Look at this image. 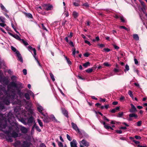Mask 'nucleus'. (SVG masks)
Segmentation results:
<instances>
[{"label": "nucleus", "mask_w": 147, "mask_h": 147, "mask_svg": "<svg viewBox=\"0 0 147 147\" xmlns=\"http://www.w3.org/2000/svg\"><path fill=\"white\" fill-rule=\"evenodd\" d=\"M14 87L17 90H21V89L23 88V85L22 83L18 82L16 84L14 82H11L8 86L7 88L8 90L11 89V87Z\"/></svg>", "instance_id": "nucleus-1"}, {"label": "nucleus", "mask_w": 147, "mask_h": 147, "mask_svg": "<svg viewBox=\"0 0 147 147\" xmlns=\"http://www.w3.org/2000/svg\"><path fill=\"white\" fill-rule=\"evenodd\" d=\"M11 130L9 129V130L6 131L5 132V134L6 135V139L7 140L10 142H12L13 140L12 138H11V133L10 132Z\"/></svg>", "instance_id": "nucleus-2"}, {"label": "nucleus", "mask_w": 147, "mask_h": 147, "mask_svg": "<svg viewBox=\"0 0 147 147\" xmlns=\"http://www.w3.org/2000/svg\"><path fill=\"white\" fill-rule=\"evenodd\" d=\"M42 7L44 8V9L47 11L51 10L53 7L52 5H50L48 3H45L43 4Z\"/></svg>", "instance_id": "nucleus-3"}, {"label": "nucleus", "mask_w": 147, "mask_h": 147, "mask_svg": "<svg viewBox=\"0 0 147 147\" xmlns=\"http://www.w3.org/2000/svg\"><path fill=\"white\" fill-rule=\"evenodd\" d=\"M9 130H12L13 131H16L19 132L20 131V128L16 125L13 126L9 127Z\"/></svg>", "instance_id": "nucleus-4"}, {"label": "nucleus", "mask_w": 147, "mask_h": 147, "mask_svg": "<svg viewBox=\"0 0 147 147\" xmlns=\"http://www.w3.org/2000/svg\"><path fill=\"white\" fill-rule=\"evenodd\" d=\"M18 133L16 131H12L11 133V138H12V137H13L15 138L20 136L21 134H18Z\"/></svg>", "instance_id": "nucleus-5"}, {"label": "nucleus", "mask_w": 147, "mask_h": 147, "mask_svg": "<svg viewBox=\"0 0 147 147\" xmlns=\"http://www.w3.org/2000/svg\"><path fill=\"white\" fill-rule=\"evenodd\" d=\"M131 108L129 109V111L131 113H136L137 110L135 107L132 104H130Z\"/></svg>", "instance_id": "nucleus-6"}, {"label": "nucleus", "mask_w": 147, "mask_h": 147, "mask_svg": "<svg viewBox=\"0 0 147 147\" xmlns=\"http://www.w3.org/2000/svg\"><path fill=\"white\" fill-rule=\"evenodd\" d=\"M71 125H72L73 128L76 131H78V133L80 132V131L79 128L78 127L77 125L74 122H72L71 123Z\"/></svg>", "instance_id": "nucleus-7"}, {"label": "nucleus", "mask_w": 147, "mask_h": 147, "mask_svg": "<svg viewBox=\"0 0 147 147\" xmlns=\"http://www.w3.org/2000/svg\"><path fill=\"white\" fill-rule=\"evenodd\" d=\"M71 147H77V142L75 139H73L72 141L70 142Z\"/></svg>", "instance_id": "nucleus-8"}, {"label": "nucleus", "mask_w": 147, "mask_h": 147, "mask_svg": "<svg viewBox=\"0 0 147 147\" xmlns=\"http://www.w3.org/2000/svg\"><path fill=\"white\" fill-rule=\"evenodd\" d=\"M61 110L63 114L67 117H69L68 112L65 108H62Z\"/></svg>", "instance_id": "nucleus-9"}, {"label": "nucleus", "mask_w": 147, "mask_h": 147, "mask_svg": "<svg viewBox=\"0 0 147 147\" xmlns=\"http://www.w3.org/2000/svg\"><path fill=\"white\" fill-rule=\"evenodd\" d=\"M17 57H18V60L20 61L21 62H23V60L22 58V56L19 51H17L16 53Z\"/></svg>", "instance_id": "nucleus-10"}, {"label": "nucleus", "mask_w": 147, "mask_h": 147, "mask_svg": "<svg viewBox=\"0 0 147 147\" xmlns=\"http://www.w3.org/2000/svg\"><path fill=\"white\" fill-rule=\"evenodd\" d=\"M20 129L22 132L23 134H26L28 132L27 129L24 126H21Z\"/></svg>", "instance_id": "nucleus-11"}, {"label": "nucleus", "mask_w": 147, "mask_h": 147, "mask_svg": "<svg viewBox=\"0 0 147 147\" xmlns=\"http://www.w3.org/2000/svg\"><path fill=\"white\" fill-rule=\"evenodd\" d=\"M34 118L33 117H30L28 119L27 124L29 125H30V124L33 122Z\"/></svg>", "instance_id": "nucleus-12"}, {"label": "nucleus", "mask_w": 147, "mask_h": 147, "mask_svg": "<svg viewBox=\"0 0 147 147\" xmlns=\"http://www.w3.org/2000/svg\"><path fill=\"white\" fill-rule=\"evenodd\" d=\"M42 118L43 119V120L45 123H48L50 121L49 117L47 115H46Z\"/></svg>", "instance_id": "nucleus-13"}, {"label": "nucleus", "mask_w": 147, "mask_h": 147, "mask_svg": "<svg viewBox=\"0 0 147 147\" xmlns=\"http://www.w3.org/2000/svg\"><path fill=\"white\" fill-rule=\"evenodd\" d=\"M81 143L86 146L88 147L89 146V143L84 139L81 141Z\"/></svg>", "instance_id": "nucleus-14"}, {"label": "nucleus", "mask_w": 147, "mask_h": 147, "mask_svg": "<svg viewBox=\"0 0 147 147\" xmlns=\"http://www.w3.org/2000/svg\"><path fill=\"white\" fill-rule=\"evenodd\" d=\"M135 113H131L129 115V117H131L132 118L133 117H134L135 119L137 118V117H138V116L137 114H136Z\"/></svg>", "instance_id": "nucleus-15"}, {"label": "nucleus", "mask_w": 147, "mask_h": 147, "mask_svg": "<svg viewBox=\"0 0 147 147\" xmlns=\"http://www.w3.org/2000/svg\"><path fill=\"white\" fill-rule=\"evenodd\" d=\"M116 67L117 69L115 68L114 69V71L115 73L121 71V69L120 68V67L117 64L116 65Z\"/></svg>", "instance_id": "nucleus-16"}, {"label": "nucleus", "mask_w": 147, "mask_h": 147, "mask_svg": "<svg viewBox=\"0 0 147 147\" xmlns=\"http://www.w3.org/2000/svg\"><path fill=\"white\" fill-rule=\"evenodd\" d=\"M49 118L50 119V120H51L52 121H55L56 122H59L53 115H50Z\"/></svg>", "instance_id": "nucleus-17"}, {"label": "nucleus", "mask_w": 147, "mask_h": 147, "mask_svg": "<svg viewBox=\"0 0 147 147\" xmlns=\"http://www.w3.org/2000/svg\"><path fill=\"white\" fill-rule=\"evenodd\" d=\"M30 143L27 141H24L23 142V146L24 147H28L30 145Z\"/></svg>", "instance_id": "nucleus-18"}, {"label": "nucleus", "mask_w": 147, "mask_h": 147, "mask_svg": "<svg viewBox=\"0 0 147 147\" xmlns=\"http://www.w3.org/2000/svg\"><path fill=\"white\" fill-rule=\"evenodd\" d=\"M1 80L6 85H7L9 83V81L8 79L5 77L3 78Z\"/></svg>", "instance_id": "nucleus-19"}, {"label": "nucleus", "mask_w": 147, "mask_h": 147, "mask_svg": "<svg viewBox=\"0 0 147 147\" xmlns=\"http://www.w3.org/2000/svg\"><path fill=\"white\" fill-rule=\"evenodd\" d=\"M79 14L76 11H74L73 12V15L75 18H77Z\"/></svg>", "instance_id": "nucleus-20"}, {"label": "nucleus", "mask_w": 147, "mask_h": 147, "mask_svg": "<svg viewBox=\"0 0 147 147\" xmlns=\"http://www.w3.org/2000/svg\"><path fill=\"white\" fill-rule=\"evenodd\" d=\"M20 42H21L23 43L25 46H27L28 45V42L24 39H21Z\"/></svg>", "instance_id": "nucleus-21"}, {"label": "nucleus", "mask_w": 147, "mask_h": 147, "mask_svg": "<svg viewBox=\"0 0 147 147\" xmlns=\"http://www.w3.org/2000/svg\"><path fill=\"white\" fill-rule=\"evenodd\" d=\"M18 94L19 96L21 98L23 96V93L21 92V90H17Z\"/></svg>", "instance_id": "nucleus-22"}, {"label": "nucleus", "mask_w": 147, "mask_h": 147, "mask_svg": "<svg viewBox=\"0 0 147 147\" xmlns=\"http://www.w3.org/2000/svg\"><path fill=\"white\" fill-rule=\"evenodd\" d=\"M134 38L136 40H139V37L137 34H135L133 35Z\"/></svg>", "instance_id": "nucleus-23"}, {"label": "nucleus", "mask_w": 147, "mask_h": 147, "mask_svg": "<svg viewBox=\"0 0 147 147\" xmlns=\"http://www.w3.org/2000/svg\"><path fill=\"white\" fill-rule=\"evenodd\" d=\"M65 57L67 61V63L69 65H70L72 64L71 61L69 60V58H68L66 56H65Z\"/></svg>", "instance_id": "nucleus-24"}, {"label": "nucleus", "mask_w": 147, "mask_h": 147, "mask_svg": "<svg viewBox=\"0 0 147 147\" xmlns=\"http://www.w3.org/2000/svg\"><path fill=\"white\" fill-rule=\"evenodd\" d=\"M25 16L26 17H28V18H32V14L30 13H25Z\"/></svg>", "instance_id": "nucleus-25"}, {"label": "nucleus", "mask_w": 147, "mask_h": 147, "mask_svg": "<svg viewBox=\"0 0 147 147\" xmlns=\"http://www.w3.org/2000/svg\"><path fill=\"white\" fill-rule=\"evenodd\" d=\"M14 36H13V37L15 38L17 40H19L20 41V40H21V39L18 35L17 34H16L15 35H14Z\"/></svg>", "instance_id": "nucleus-26"}, {"label": "nucleus", "mask_w": 147, "mask_h": 147, "mask_svg": "<svg viewBox=\"0 0 147 147\" xmlns=\"http://www.w3.org/2000/svg\"><path fill=\"white\" fill-rule=\"evenodd\" d=\"M34 125H35L34 128H35L39 132H40L41 131V130L40 129L38 126L36 125V123H35Z\"/></svg>", "instance_id": "nucleus-27"}, {"label": "nucleus", "mask_w": 147, "mask_h": 147, "mask_svg": "<svg viewBox=\"0 0 147 147\" xmlns=\"http://www.w3.org/2000/svg\"><path fill=\"white\" fill-rule=\"evenodd\" d=\"M24 97L27 100H28L30 99L29 94L28 93H26L25 94Z\"/></svg>", "instance_id": "nucleus-28"}, {"label": "nucleus", "mask_w": 147, "mask_h": 147, "mask_svg": "<svg viewBox=\"0 0 147 147\" xmlns=\"http://www.w3.org/2000/svg\"><path fill=\"white\" fill-rule=\"evenodd\" d=\"M11 25L12 27L14 29V30L15 31V32L18 34H20L19 32L17 30L16 27H15V26H14L12 23H11Z\"/></svg>", "instance_id": "nucleus-29"}, {"label": "nucleus", "mask_w": 147, "mask_h": 147, "mask_svg": "<svg viewBox=\"0 0 147 147\" xmlns=\"http://www.w3.org/2000/svg\"><path fill=\"white\" fill-rule=\"evenodd\" d=\"M93 67L91 68H88V69L86 70V71L88 73H90L92 72L93 70Z\"/></svg>", "instance_id": "nucleus-30"}, {"label": "nucleus", "mask_w": 147, "mask_h": 147, "mask_svg": "<svg viewBox=\"0 0 147 147\" xmlns=\"http://www.w3.org/2000/svg\"><path fill=\"white\" fill-rule=\"evenodd\" d=\"M90 63L89 62H87L85 63H84L83 65L85 67H87L88 66H90Z\"/></svg>", "instance_id": "nucleus-31"}, {"label": "nucleus", "mask_w": 147, "mask_h": 147, "mask_svg": "<svg viewBox=\"0 0 147 147\" xmlns=\"http://www.w3.org/2000/svg\"><path fill=\"white\" fill-rule=\"evenodd\" d=\"M49 75L53 81V82L54 81H55V79L53 75L51 73H49Z\"/></svg>", "instance_id": "nucleus-32"}, {"label": "nucleus", "mask_w": 147, "mask_h": 147, "mask_svg": "<svg viewBox=\"0 0 147 147\" xmlns=\"http://www.w3.org/2000/svg\"><path fill=\"white\" fill-rule=\"evenodd\" d=\"M7 123H5L3 125H2L1 124H0V128H2L3 129H5L6 128L7 126Z\"/></svg>", "instance_id": "nucleus-33"}, {"label": "nucleus", "mask_w": 147, "mask_h": 147, "mask_svg": "<svg viewBox=\"0 0 147 147\" xmlns=\"http://www.w3.org/2000/svg\"><path fill=\"white\" fill-rule=\"evenodd\" d=\"M37 109L38 111L39 112H41L43 110V108L42 107L40 106L37 107Z\"/></svg>", "instance_id": "nucleus-34"}, {"label": "nucleus", "mask_w": 147, "mask_h": 147, "mask_svg": "<svg viewBox=\"0 0 147 147\" xmlns=\"http://www.w3.org/2000/svg\"><path fill=\"white\" fill-rule=\"evenodd\" d=\"M62 26H63L64 27L65 25L67 22V21L65 19H64L62 20Z\"/></svg>", "instance_id": "nucleus-35"}, {"label": "nucleus", "mask_w": 147, "mask_h": 147, "mask_svg": "<svg viewBox=\"0 0 147 147\" xmlns=\"http://www.w3.org/2000/svg\"><path fill=\"white\" fill-rule=\"evenodd\" d=\"M128 94L131 98H133L134 96L132 94V92L131 90H129L128 91Z\"/></svg>", "instance_id": "nucleus-36"}, {"label": "nucleus", "mask_w": 147, "mask_h": 147, "mask_svg": "<svg viewBox=\"0 0 147 147\" xmlns=\"http://www.w3.org/2000/svg\"><path fill=\"white\" fill-rule=\"evenodd\" d=\"M129 70V65L126 64L125 66V69H124V71L126 72V71H128Z\"/></svg>", "instance_id": "nucleus-37"}, {"label": "nucleus", "mask_w": 147, "mask_h": 147, "mask_svg": "<svg viewBox=\"0 0 147 147\" xmlns=\"http://www.w3.org/2000/svg\"><path fill=\"white\" fill-rule=\"evenodd\" d=\"M123 112H121V113H119L118 115L117 116V117H121L123 116Z\"/></svg>", "instance_id": "nucleus-38"}, {"label": "nucleus", "mask_w": 147, "mask_h": 147, "mask_svg": "<svg viewBox=\"0 0 147 147\" xmlns=\"http://www.w3.org/2000/svg\"><path fill=\"white\" fill-rule=\"evenodd\" d=\"M0 6L1 9L5 11H7V10L4 7V6L2 4H1Z\"/></svg>", "instance_id": "nucleus-39"}, {"label": "nucleus", "mask_w": 147, "mask_h": 147, "mask_svg": "<svg viewBox=\"0 0 147 147\" xmlns=\"http://www.w3.org/2000/svg\"><path fill=\"white\" fill-rule=\"evenodd\" d=\"M11 50L14 52H15L16 53H17V51H17L16 48L13 46H11Z\"/></svg>", "instance_id": "nucleus-40"}, {"label": "nucleus", "mask_w": 147, "mask_h": 147, "mask_svg": "<svg viewBox=\"0 0 147 147\" xmlns=\"http://www.w3.org/2000/svg\"><path fill=\"white\" fill-rule=\"evenodd\" d=\"M120 18L122 22L125 23L126 22L125 20L124 19V18L123 16H120Z\"/></svg>", "instance_id": "nucleus-41"}, {"label": "nucleus", "mask_w": 147, "mask_h": 147, "mask_svg": "<svg viewBox=\"0 0 147 147\" xmlns=\"http://www.w3.org/2000/svg\"><path fill=\"white\" fill-rule=\"evenodd\" d=\"M5 18L3 17L0 16V21L3 23L5 22Z\"/></svg>", "instance_id": "nucleus-42"}, {"label": "nucleus", "mask_w": 147, "mask_h": 147, "mask_svg": "<svg viewBox=\"0 0 147 147\" xmlns=\"http://www.w3.org/2000/svg\"><path fill=\"white\" fill-rule=\"evenodd\" d=\"M38 122L40 127H42L43 126V125L42 124V122H41V121L39 119H38Z\"/></svg>", "instance_id": "nucleus-43"}, {"label": "nucleus", "mask_w": 147, "mask_h": 147, "mask_svg": "<svg viewBox=\"0 0 147 147\" xmlns=\"http://www.w3.org/2000/svg\"><path fill=\"white\" fill-rule=\"evenodd\" d=\"M27 48H28V51H30L31 52V53H32V52H31V51L32 50L33 51V49L34 48H33V47H32L31 46H28L27 47Z\"/></svg>", "instance_id": "nucleus-44"}, {"label": "nucleus", "mask_w": 147, "mask_h": 147, "mask_svg": "<svg viewBox=\"0 0 147 147\" xmlns=\"http://www.w3.org/2000/svg\"><path fill=\"white\" fill-rule=\"evenodd\" d=\"M145 5L144 6H142V7H141V9L143 12L144 13H146L145 11Z\"/></svg>", "instance_id": "nucleus-45"}, {"label": "nucleus", "mask_w": 147, "mask_h": 147, "mask_svg": "<svg viewBox=\"0 0 147 147\" xmlns=\"http://www.w3.org/2000/svg\"><path fill=\"white\" fill-rule=\"evenodd\" d=\"M99 40H100V39H99V37L98 36H97L96 37L95 39H93L92 40V41L94 42H95L96 41H98Z\"/></svg>", "instance_id": "nucleus-46"}, {"label": "nucleus", "mask_w": 147, "mask_h": 147, "mask_svg": "<svg viewBox=\"0 0 147 147\" xmlns=\"http://www.w3.org/2000/svg\"><path fill=\"white\" fill-rule=\"evenodd\" d=\"M20 110V108L19 107H16L14 109V111L16 112H18Z\"/></svg>", "instance_id": "nucleus-47"}, {"label": "nucleus", "mask_w": 147, "mask_h": 147, "mask_svg": "<svg viewBox=\"0 0 147 147\" xmlns=\"http://www.w3.org/2000/svg\"><path fill=\"white\" fill-rule=\"evenodd\" d=\"M58 144L59 147H63V144L62 142L59 141L58 142Z\"/></svg>", "instance_id": "nucleus-48"}, {"label": "nucleus", "mask_w": 147, "mask_h": 147, "mask_svg": "<svg viewBox=\"0 0 147 147\" xmlns=\"http://www.w3.org/2000/svg\"><path fill=\"white\" fill-rule=\"evenodd\" d=\"M137 126H139V127L140 126H141V125L142 124V121H139L138 122H137Z\"/></svg>", "instance_id": "nucleus-49"}, {"label": "nucleus", "mask_w": 147, "mask_h": 147, "mask_svg": "<svg viewBox=\"0 0 147 147\" xmlns=\"http://www.w3.org/2000/svg\"><path fill=\"white\" fill-rule=\"evenodd\" d=\"M10 115V117H13V115L10 112H9L7 115L8 117L10 118L9 116Z\"/></svg>", "instance_id": "nucleus-50"}, {"label": "nucleus", "mask_w": 147, "mask_h": 147, "mask_svg": "<svg viewBox=\"0 0 147 147\" xmlns=\"http://www.w3.org/2000/svg\"><path fill=\"white\" fill-rule=\"evenodd\" d=\"M67 139L69 141H71L72 140V138L70 137V136L68 134H67Z\"/></svg>", "instance_id": "nucleus-51"}, {"label": "nucleus", "mask_w": 147, "mask_h": 147, "mask_svg": "<svg viewBox=\"0 0 147 147\" xmlns=\"http://www.w3.org/2000/svg\"><path fill=\"white\" fill-rule=\"evenodd\" d=\"M28 94H30V95L34 97V94L33 93V92L30 90H29L28 91Z\"/></svg>", "instance_id": "nucleus-52"}, {"label": "nucleus", "mask_w": 147, "mask_h": 147, "mask_svg": "<svg viewBox=\"0 0 147 147\" xmlns=\"http://www.w3.org/2000/svg\"><path fill=\"white\" fill-rule=\"evenodd\" d=\"M90 55V53L86 52V53H85L84 54V55L85 57H88Z\"/></svg>", "instance_id": "nucleus-53"}, {"label": "nucleus", "mask_w": 147, "mask_h": 147, "mask_svg": "<svg viewBox=\"0 0 147 147\" xmlns=\"http://www.w3.org/2000/svg\"><path fill=\"white\" fill-rule=\"evenodd\" d=\"M119 28L121 29H124L126 30H128V29L125 27V26H119Z\"/></svg>", "instance_id": "nucleus-54"}, {"label": "nucleus", "mask_w": 147, "mask_h": 147, "mask_svg": "<svg viewBox=\"0 0 147 147\" xmlns=\"http://www.w3.org/2000/svg\"><path fill=\"white\" fill-rule=\"evenodd\" d=\"M104 65L106 66L109 67L111 66V64H109L107 62H105L104 63Z\"/></svg>", "instance_id": "nucleus-55"}, {"label": "nucleus", "mask_w": 147, "mask_h": 147, "mask_svg": "<svg viewBox=\"0 0 147 147\" xmlns=\"http://www.w3.org/2000/svg\"><path fill=\"white\" fill-rule=\"evenodd\" d=\"M139 2L141 4L142 6H144L145 5L144 3V2L142 1V0H139Z\"/></svg>", "instance_id": "nucleus-56"}, {"label": "nucleus", "mask_w": 147, "mask_h": 147, "mask_svg": "<svg viewBox=\"0 0 147 147\" xmlns=\"http://www.w3.org/2000/svg\"><path fill=\"white\" fill-rule=\"evenodd\" d=\"M73 5L74 6L76 7L79 6V4L78 3L76 2H74Z\"/></svg>", "instance_id": "nucleus-57"}, {"label": "nucleus", "mask_w": 147, "mask_h": 147, "mask_svg": "<svg viewBox=\"0 0 147 147\" xmlns=\"http://www.w3.org/2000/svg\"><path fill=\"white\" fill-rule=\"evenodd\" d=\"M83 6H85L86 7H89V5L87 3H86L83 4L82 5Z\"/></svg>", "instance_id": "nucleus-58"}, {"label": "nucleus", "mask_w": 147, "mask_h": 147, "mask_svg": "<svg viewBox=\"0 0 147 147\" xmlns=\"http://www.w3.org/2000/svg\"><path fill=\"white\" fill-rule=\"evenodd\" d=\"M11 79L13 81L15 80H16V77L14 76H12L11 77Z\"/></svg>", "instance_id": "nucleus-59"}, {"label": "nucleus", "mask_w": 147, "mask_h": 147, "mask_svg": "<svg viewBox=\"0 0 147 147\" xmlns=\"http://www.w3.org/2000/svg\"><path fill=\"white\" fill-rule=\"evenodd\" d=\"M116 132L117 134H120L122 133V131L121 130H116Z\"/></svg>", "instance_id": "nucleus-60"}, {"label": "nucleus", "mask_w": 147, "mask_h": 147, "mask_svg": "<svg viewBox=\"0 0 147 147\" xmlns=\"http://www.w3.org/2000/svg\"><path fill=\"white\" fill-rule=\"evenodd\" d=\"M23 72L24 75H26L27 74V70L26 69H24L22 71Z\"/></svg>", "instance_id": "nucleus-61"}, {"label": "nucleus", "mask_w": 147, "mask_h": 147, "mask_svg": "<svg viewBox=\"0 0 147 147\" xmlns=\"http://www.w3.org/2000/svg\"><path fill=\"white\" fill-rule=\"evenodd\" d=\"M69 45H70L72 47H74V45L73 44V42L71 41H70L69 42Z\"/></svg>", "instance_id": "nucleus-62"}, {"label": "nucleus", "mask_w": 147, "mask_h": 147, "mask_svg": "<svg viewBox=\"0 0 147 147\" xmlns=\"http://www.w3.org/2000/svg\"><path fill=\"white\" fill-rule=\"evenodd\" d=\"M98 45L100 47L102 48L105 47V45L103 44H98Z\"/></svg>", "instance_id": "nucleus-63"}, {"label": "nucleus", "mask_w": 147, "mask_h": 147, "mask_svg": "<svg viewBox=\"0 0 147 147\" xmlns=\"http://www.w3.org/2000/svg\"><path fill=\"white\" fill-rule=\"evenodd\" d=\"M21 121L25 125H26V123L25 121V120L24 119H21Z\"/></svg>", "instance_id": "nucleus-64"}]
</instances>
